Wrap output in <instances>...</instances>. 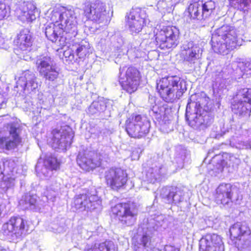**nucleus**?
Returning a JSON list of instances; mask_svg holds the SVG:
<instances>
[{"instance_id":"0eeeda50","label":"nucleus","mask_w":251,"mask_h":251,"mask_svg":"<svg viewBox=\"0 0 251 251\" xmlns=\"http://www.w3.org/2000/svg\"><path fill=\"white\" fill-rule=\"evenodd\" d=\"M126 130L131 137L140 138L149 132L150 122L147 117L141 115H132L126 121Z\"/></svg>"},{"instance_id":"c756f323","label":"nucleus","mask_w":251,"mask_h":251,"mask_svg":"<svg viewBox=\"0 0 251 251\" xmlns=\"http://www.w3.org/2000/svg\"><path fill=\"white\" fill-rule=\"evenodd\" d=\"M166 173V169L161 165L155 166L149 169L146 174L147 180L154 183L159 180L160 176Z\"/></svg>"},{"instance_id":"f03ea898","label":"nucleus","mask_w":251,"mask_h":251,"mask_svg":"<svg viewBox=\"0 0 251 251\" xmlns=\"http://www.w3.org/2000/svg\"><path fill=\"white\" fill-rule=\"evenodd\" d=\"M156 89L165 101H173L186 90V82L176 76L164 77L157 81Z\"/></svg>"},{"instance_id":"ddd939ff","label":"nucleus","mask_w":251,"mask_h":251,"mask_svg":"<svg viewBox=\"0 0 251 251\" xmlns=\"http://www.w3.org/2000/svg\"><path fill=\"white\" fill-rule=\"evenodd\" d=\"M38 88L37 77L35 74L29 70L23 72L16 82L14 90L25 95L35 93Z\"/></svg>"},{"instance_id":"6ab92c4d","label":"nucleus","mask_w":251,"mask_h":251,"mask_svg":"<svg viewBox=\"0 0 251 251\" xmlns=\"http://www.w3.org/2000/svg\"><path fill=\"white\" fill-rule=\"evenodd\" d=\"M104 177L109 187L114 190H118L125 185L127 175L121 168H111L105 172Z\"/></svg>"},{"instance_id":"393cba45","label":"nucleus","mask_w":251,"mask_h":251,"mask_svg":"<svg viewBox=\"0 0 251 251\" xmlns=\"http://www.w3.org/2000/svg\"><path fill=\"white\" fill-rule=\"evenodd\" d=\"M229 183L220 184L216 189L215 201L218 204L228 206L232 203V196L235 190Z\"/></svg>"},{"instance_id":"79ce46f5","label":"nucleus","mask_w":251,"mask_h":251,"mask_svg":"<svg viewBox=\"0 0 251 251\" xmlns=\"http://www.w3.org/2000/svg\"><path fill=\"white\" fill-rule=\"evenodd\" d=\"M10 13V8L5 3L0 2V20L8 16Z\"/></svg>"},{"instance_id":"13d9d810","label":"nucleus","mask_w":251,"mask_h":251,"mask_svg":"<svg viewBox=\"0 0 251 251\" xmlns=\"http://www.w3.org/2000/svg\"><path fill=\"white\" fill-rule=\"evenodd\" d=\"M0 95H3V94L2 93V90L0 88Z\"/></svg>"},{"instance_id":"20e7f679","label":"nucleus","mask_w":251,"mask_h":251,"mask_svg":"<svg viewBox=\"0 0 251 251\" xmlns=\"http://www.w3.org/2000/svg\"><path fill=\"white\" fill-rule=\"evenodd\" d=\"M5 127V134L0 136V152L16 149L21 144L22 135L25 131L24 126L17 120L8 123Z\"/></svg>"},{"instance_id":"f704fd0d","label":"nucleus","mask_w":251,"mask_h":251,"mask_svg":"<svg viewBox=\"0 0 251 251\" xmlns=\"http://www.w3.org/2000/svg\"><path fill=\"white\" fill-rule=\"evenodd\" d=\"M15 163L12 160L0 161V176L13 173L15 170Z\"/></svg>"},{"instance_id":"864d4df0","label":"nucleus","mask_w":251,"mask_h":251,"mask_svg":"<svg viewBox=\"0 0 251 251\" xmlns=\"http://www.w3.org/2000/svg\"><path fill=\"white\" fill-rule=\"evenodd\" d=\"M181 0H166L168 3L169 5H172L174 7Z\"/></svg>"},{"instance_id":"bf43d9fd","label":"nucleus","mask_w":251,"mask_h":251,"mask_svg":"<svg viewBox=\"0 0 251 251\" xmlns=\"http://www.w3.org/2000/svg\"><path fill=\"white\" fill-rule=\"evenodd\" d=\"M139 155H138L137 156V158H137V159H139Z\"/></svg>"},{"instance_id":"603ef678","label":"nucleus","mask_w":251,"mask_h":251,"mask_svg":"<svg viewBox=\"0 0 251 251\" xmlns=\"http://www.w3.org/2000/svg\"><path fill=\"white\" fill-rule=\"evenodd\" d=\"M6 105V100L4 95H0V108H4Z\"/></svg>"},{"instance_id":"5701e85b","label":"nucleus","mask_w":251,"mask_h":251,"mask_svg":"<svg viewBox=\"0 0 251 251\" xmlns=\"http://www.w3.org/2000/svg\"><path fill=\"white\" fill-rule=\"evenodd\" d=\"M202 50L192 41L185 42L181 46V55L184 61L194 64L201 56Z\"/></svg>"},{"instance_id":"412c9836","label":"nucleus","mask_w":251,"mask_h":251,"mask_svg":"<svg viewBox=\"0 0 251 251\" xmlns=\"http://www.w3.org/2000/svg\"><path fill=\"white\" fill-rule=\"evenodd\" d=\"M84 13L88 19L96 22L101 23L107 14L105 4L100 0H97L95 2L85 6Z\"/></svg>"},{"instance_id":"2f4dec72","label":"nucleus","mask_w":251,"mask_h":251,"mask_svg":"<svg viewBox=\"0 0 251 251\" xmlns=\"http://www.w3.org/2000/svg\"><path fill=\"white\" fill-rule=\"evenodd\" d=\"M37 196L26 194L22 196L19 201V205L24 210L33 209L36 206Z\"/></svg>"},{"instance_id":"f8f14e48","label":"nucleus","mask_w":251,"mask_h":251,"mask_svg":"<svg viewBox=\"0 0 251 251\" xmlns=\"http://www.w3.org/2000/svg\"><path fill=\"white\" fill-rule=\"evenodd\" d=\"M215 8V2L212 0H198L189 5L188 16L194 20L205 19L213 12Z\"/></svg>"},{"instance_id":"6e6d98bb","label":"nucleus","mask_w":251,"mask_h":251,"mask_svg":"<svg viewBox=\"0 0 251 251\" xmlns=\"http://www.w3.org/2000/svg\"><path fill=\"white\" fill-rule=\"evenodd\" d=\"M0 251H9L8 249H3L1 247H0Z\"/></svg>"},{"instance_id":"7c9ffc66","label":"nucleus","mask_w":251,"mask_h":251,"mask_svg":"<svg viewBox=\"0 0 251 251\" xmlns=\"http://www.w3.org/2000/svg\"><path fill=\"white\" fill-rule=\"evenodd\" d=\"M187 155L188 152L186 149L182 146H178L176 147L172 162L174 164H176L178 168L182 169Z\"/></svg>"},{"instance_id":"39448f33","label":"nucleus","mask_w":251,"mask_h":251,"mask_svg":"<svg viewBox=\"0 0 251 251\" xmlns=\"http://www.w3.org/2000/svg\"><path fill=\"white\" fill-rule=\"evenodd\" d=\"M28 230L26 220L20 216H13L3 224L0 233L10 242H15L25 236Z\"/></svg>"},{"instance_id":"09e8293b","label":"nucleus","mask_w":251,"mask_h":251,"mask_svg":"<svg viewBox=\"0 0 251 251\" xmlns=\"http://www.w3.org/2000/svg\"><path fill=\"white\" fill-rule=\"evenodd\" d=\"M164 251H179V249L171 245H166L164 247Z\"/></svg>"},{"instance_id":"de8ad7c7","label":"nucleus","mask_w":251,"mask_h":251,"mask_svg":"<svg viewBox=\"0 0 251 251\" xmlns=\"http://www.w3.org/2000/svg\"><path fill=\"white\" fill-rule=\"evenodd\" d=\"M151 112L154 114L157 117L158 116L161 115L160 110L159 109L158 106L156 105L152 106L151 111L150 113H151Z\"/></svg>"},{"instance_id":"ea45409f","label":"nucleus","mask_w":251,"mask_h":251,"mask_svg":"<svg viewBox=\"0 0 251 251\" xmlns=\"http://www.w3.org/2000/svg\"><path fill=\"white\" fill-rule=\"evenodd\" d=\"M59 188V185L57 183H55L54 184L48 186L46 191L45 192L47 199L53 201Z\"/></svg>"},{"instance_id":"c85d7f7f","label":"nucleus","mask_w":251,"mask_h":251,"mask_svg":"<svg viewBox=\"0 0 251 251\" xmlns=\"http://www.w3.org/2000/svg\"><path fill=\"white\" fill-rule=\"evenodd\" d=\"M135 251H154L151 244V239L147 234L143 235L134 243Z\"/></svg>"},{"instance_id":"c03bdc74","label":"nucleus","mask_w":251,"mask_h":251,"mask_svg":"<svg viewBox=\"0 0 251 251\" xmlns=\"http://www.w3.org/2000/svg\"><path fill=\"white\" fill-rule=\"evenodd\" d=\"M229 162L230 164H232V166L236 167H237L241 162L239 158L233 155L229 157Z\"/></svg>"},{"instance_id":"a19ab883","label":"nucleus","mask_w":251,"mask_h":251,"mask_svg":"<svg viewBox=\"0 0 251 251\" xmlns=\"http://www.w3.org/2000/svg\"><path fill=\"white\" fill-rule=\"evenodd\" d=\"M169 4L166 0H159L157 3V7L162 12L170 13L174 9V6L171 4L169 5Z\"/></svg>"},{"instance_id":"37998d69","label":"nucleus","mask_w":251,"mask_h":251,"mask_svg":"<svg viewBox=\"0 0 251 251\" xmlns=\"http://www.w3.org/2000/svg\"><path fill=\"white\" fill-rule=\"evenodd\" d=\"M33 103L32 101L30 100H28L27 98L24 99V102L23 104V108L25 110H31L33 108Z\"/></svg>"},{"instance_id":"6e6552de","label":"nucleus","mask_w":251,"mask_h":251,"mask_svg":"<svg viewBox=\"0 0 251 251\" xmlns=\"http://www.w3.org/2000/svg\"><path fill=\"white\" fill-rule=\"evenodd\" d=\"M231 239L238 249L247 248L251 246V231L245 223H236L229 229Z\"/></svg>"},{"instance_id":"a18cd8bd","label":"nucleus","mask_w":251,"mask_h":251,"mask_svg":"<svg viewBox=\"0 0 251 251\" xmlns=\"http://www.w3.org/2000/svg\"><path fill=\"white\" fill-rule=\"evenodd\" d=\"M41 173L45 177H48L51 175V170L44 165L43 167L41 169Z\"/></svg>"},{"instance_id":"4d7b16f0","label":"nucleus","mask_w":251,"mask_h":251,"mask_svg":"<svg viewBox=\"0 0 251 251\" xmlns=\"http://www.w3.org/2000/svg\"><path fill=\"white\" fill-rule=\"evenodd\" d=\"M36 171H39V164L38 163L36 166Z\"/></svg>"},{"instance_id":"f3484780","label":"nucleus","mask_w":251,"mask_h":251,"mask_svg":"<svg viewBox=\"0 0 251 251\" xmlns=\"http://www.w3.org/2000/svg\"><path fill=\"white\" fill-rule=\"evenodd\" d=\"M67 128L61 127L60 129L52 130V137L50 143L53 148L64 151L70 146L74 136L70 129Z\"/></svg>"},{"instance_id":"1a4fd4ad","label":"nucleus","mask_w":251,"mask_h":251,"mask_svg":"<svg viewBox=\"0 0 251 251\" xmlns=\"http://www.w3.org/2000/svg\"><path fill=\"white\" fill-rule=\"evenodd\" d=\"M232 112L239 116H250L251 114V89H239L234 97L231 104Z\"/></svg>"},{"instance_id":"b1692460","label":"nucleus","mask_w":251,"mask_h":251,"mask_svg":"<svg viewBox=\"0 0 251 251\" xmlns=\"http://www.w3.org/2000/svg\"><path fill=\"white\" fill-rule=\"evenodd\" d=\"M183 190L177 187H165L160 191V196L168 203H179L184 200Z\"/></svg>"},{"instance_id":"7ed1b4c3","label":"nucleus","mask_w":251,"mask_h":251,"mask_svg":"<svg viewBox=\"0 0 251 251\" xmlns=\"http://www.w3.org/2000/svg\"><path fill=\"white\" fill-rule=\"evenodd\" d=\"M186 119L189 125L196 129H204L213 122L212 113L203 109L200 103L188 102L186 109Z\"/></svg>"},{"instance_id":"a211bd4d","label":"nucleus","mask_w":251,"mask_h":251,"mask_svg":"<svg viewBox=\"0 0 251 251\" xmlns=\"http://www.w3.org/2000/svg\"><path fill=\"white\" fill-rule=\"evenodd\" d=\"M101 203V201L98 196L88 193L76 196L74 206L76 210L80 211H92L100 208Z\"/></svg>"},{"instance_id":"3c124183","label":"nucleus","mask_w":251,"mask_h":251,"mask_svg":"<svg viewBox=\"0 0 251 251\" xmlns=\"http://www.w3.org/2000/svg\"><path fill=\"white\" fill-rule=\"evenodd\" d=\"M163 218L162 216H159L154 220L155 222L158 223V224H156V225L157 227L161 226H162V223L164 221Z\"/></svg>"},{"instance_id":"dca6fc26","label":"nucleus","mask_w":251,"mask_h":251,"mask_svg":"<svg viewBox=\"0 0 251 251\" xmlns=\"http://www.w3.org/2000/svg\"><path fill=\"white\" fill-rule=\"evenodd\" d=\"M140 75L139 71L133 67L127 69L125 73H120L119 82L123 89L129 94L137 89L139 84Z\"/></svg>"},{"instance_id":"4be33fe9","label":"nucleus","mask_w":251,"mask_h":251,"mask_svg":"<svg viewBox=\"0 0 251 251\" xmlns=\"http://www.w3.org/2000/svg\"><path fill=\"white\" fill-rule=\"evenodd\" d=\"M144 13L140 9H132L126 16V22L132 34L140 32L145 24Z\"/></svg>"},{"instance_id":"8fccbe9b","label":"nucleus","mask_w":251,"mask_h":251,"mask_svg":"<svg viewBox=\"0 0 251 251\" xmlns=\"http://www.w3.org/2000/svg\"><path fill=\"white\" fill-rule=\"evenodd\" d=\"M5 42L6 40L4 36L1 32H0V48H6V46H5Z\"/></svg>"},{"instance_id":"4c0bfd02","label":"nucleus","mask_w":251,"mask_h":251,"mask_svg":"<svg viewBox=\"0 0 251 251\" xmlns=\"http://www.w3.org/2000/svg\"><path fill=\"white\" fill-rule=\"evenodd\" d=\"M230 5L241 11H246L250 7L251 0H228Z\"/></svg>"},{"instance_id":"c9c22d12","label":"nucleus","mask_w":251,"mask_h":251,"mask_svg":"<svg viewBox=\"0 0 251 251\" xmlns=\"http://www.w3.org/2000/svg\"><path fill=\"white\" fill-rule=\"evenodd\" d=\"M106 102L103 100L93 101L88 108L87 112L91 115L96 114L104 111L106 107Z\"/></svg>"},{"instance_id":"423d86ee","label":"nucleus","mask_w":251,"mask_h":251,"mask_svg":"<svg viewBox=\"0 0 251 251\" xmlns=\"http://www.w3.org/2000/svg\"><path fill=\"white\" fill-rule=\"evenodd\" d=\"M156 46L161 49L175 48L179 43V30L174 26L163 27L154 30Z\"/></svg>"},{"instance_id":"9d476101","label":"nucleus","mask_w":251,"mask_h":251,"mask_svg":"<svg viewBox=\"0 0 251 251\" xmlns=\"http://www.w3.org/2000/svg\"><path fill=\"white\" fill-rule=\"evenodd\" d=\"M37 69L40 76L45 81H53L59 75V72L54 60L48 55L37 56L35 60Z\"/></svg>"},{"instance_id":"2eb2a0df","label":"nucleus","mask_w":251,"mask_h":251,"mask_svg":"<svg viewBox=\"0 0 251 251\" xmlns=\"http://www.w3.org/2000/svg\"><path fill=\"white\" fill-rule=\"evenodd\" d=\"M55 14L59 17V24L64 32L69 34V38L75 37L77 33V18L75 11L67 9L61 13L56 12Z\"/></svg>"},{"instance_id":"5fc2aeb1","label":"nucleus","mask_w":251,"mask_h":251,"mask_svg":"<svg viewBox=\"0 0 251 251\" xmlns=\"http://www.w3.org/2000/svg\"><path fill=\"white\" fill-rule=\"evenodd\" d=\"M31 59V57L30 56H24V59L25 60H28L29 59Z\"/></svg>"},{"instance_id":"aec40b11","label":"nucleus","mask_w":251,"mask_h":251,"mask_svg":"<svg viewBox=\"0 0 251 251\" xmlns=\"http://www.w3.org/2000/svg\"><path fill=\"white\" fill-rule=\"evenodd\" d=\"M199 251H224L225 247L221 237L216 234H206L199 241Z\"/></svg>"},{"instance_id":"58836bf2","label":"nucleus","mask_w":251,"mask_h":251,"mask_svg":"<svg viewBox=\"0 0 251 251\" xmlns=\"http://www.w3.org/2000/svg\"><path fill=\"white\" fill-rule=\"evenodd\" d=\"M44 164L51 171L57 169L59 166V163L57 161L56 158L51 155L46 156Z\"/></svg>"},{"instance_id":"9b49d317","label":"nucleus","mask_w":251,"mask_h":251,"mask_svg":"<svg viewBox=\"0 0 251 251\" xmlns=\"http://www.w3.org/2000/svg\"><path fill=\"white\" fill-rule=\"evenodd\" d=\"M107 157L106 153L84 150L79 152L76 161L80 168L86 171H89L100 166L101 161Z\"/></svg>"},{"instance_id":"4468645a","label":"nucleus","mask_w":251,"mask_h":251,"mask_svg":"<svg viewBox=\"0 0 251 251\" xmlns=\"http://www.w3.org/2000/svg\"><path fill=\"white\" fill-rule=\"evenodd\" d=\"M112 212L123 226H132L136 221L137 212L129 203H118L112 208Z\"/></svg>"},{"instance_id":"f257e3e1","label":"nucleus","mask_w":251,"mask_h":251,"mask_svg":"<svg viewBox=\"0 0 251 251\" xmlns=\"http://www.w3.org/2000/svg\"><path fill=\"white\" fill-rule=\"evenodd\" d=\"M211 42L214 51L222 55L227 54L241 45L235 30L227 25H223L215 31Z\"/></svg>"},{"instance_id":"cd10ccee","label":"nucleus","mask_w":251,"mask_h":251,"mask_svg":"<svg viewBox=\"0 0 251 251\" xmlns=\"http://www.w3.org/2000/svg\"><path fill=\"white\" fill-rule=\"evenodd\" d=\"M64 31L59 24H55L50 23L46 25L45 33L47 38L52 41L55 42L59 37L63 36Z\"/></svg>"},{"instance_id":"72a5a7b5","label":"nucleus","mask_w":251,"mask_h":251,"mask_svg":"<svg viewBox=\"0 0 251 251\" xmlns=\"http://www.w3.org/2000/svg\"><path fill=\"white\" fill-rule=\"evenodd\" d=\"M117 247L112 241H108L87 247L84 251H116Z\"/></svg>"},{"instance_id":"a878e982","label":"nucleus","mask_w":251,"mask_h":251,"mask_svg":"<svg viewBox=\"0 0 251 251\" xmlns=\"http://www.w3.org/2000/svg\"><path fill=\"white\" fill-rule=\"evenodd\" d=\"M36 12V7L30 2H24L16 10L19 19L23 22H30L34 20Z\"/></svg>"},{"instance_id":"bb28decb","label":"nucleus","mask_w":251,"mask_h":251,"mask_svg":"<svg viewBox=\"0 0 251 251\" xmlns=\"http://www.w3.org/2000/svg\"><path fill=\"white\" fill-rule=\"evenodd\" d=\"M32 41L31 34L29 30L25 28L21 30L17 35L16 43L20 50L24 51L31 47Z\"/></svg>"},{"instance_id":"473e14b6","label":"nucleus","mask_w":251,"mask_h":251,"mask_svg":"<svg viewBox=\"0 0 251 251\" xmlns=\"http://www.w3.org/2000/svg\"><path fill=\"white\" fill-rule=\"evenodd\" d=\"M75 49V53L78 58L84 59L87 55L92 52L89 43L85 41H82L79 44L73 46Z\"/></svg>"},{"instance_id":"49530a36","label":"nucleus","mask_w":251,"mask_h":251,"mask_svg":"<svg viewBox=\"0 0 251 251\" xmlns=\"http://www.w3.org/2000/svg\"><path fill=\"white\" fill-rule=\"evenodd\" d=\"M64 55L66 57H68L69 59L71 60L74 59L75 58V55L74 53L73 50H66L64 52Z\"/></svg>"},{"instance_id":"e433bc0d","label":"nucleus","mask_w":251,"mask_h":251,"mask_svg":"<svg viewBox=\"0 0 251 251\" xmlns=\"http://www.w3.org/2000/svg\"><path fill=\"white\" fill-rule=\"evenodd\" d=\"M15 173H16V169L13 173H11L9 175H4L2 177L3 181L1 184V186L4 190L6 191L14 186L15 179L16 178V176Z\"/></svg>"}]
</instances>
